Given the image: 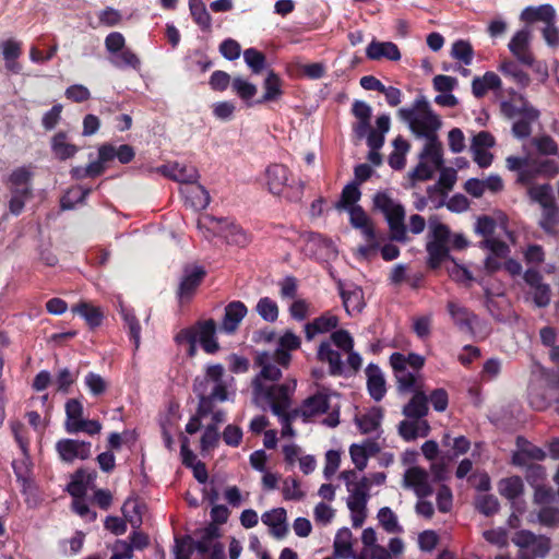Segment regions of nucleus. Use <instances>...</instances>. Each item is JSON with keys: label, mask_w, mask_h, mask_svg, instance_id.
Returning <instances> with one entry per match:
<instances>
[{"label": "nucleus", "mask_w": 559, "mask_h": 559, "mask_svg": "<svg viewBox=\"0 0 559 559\" xmlns=\"http://www.w3.org/2000/svg\"><path fill=\"white\" fill-rule=\"evenodd\" d=\"M286 510L284 508L272 509L262 514L261 520L263 524L271 528L274 537L281 539L287 534L286 525Z\"/></svg>", "instance_id": "19"}, {"label": "nucleus", "mask_w": 559, "mask_h": 559, "mask_svg": "<svg viewBox=\"0 0 559 559\" xmlns=\"http://www.w3.org/2000/svg\"><path fill=\"white\" fill-rule=\"evenodd\" d=\"M96 477V474H87L85 469L79 468L73 476L70 485V493L72 496H81L85 490V484H88Z\"/></svg>", "instance_id": "53"}, {"label": "nucleus", "mask_w": 559, "mask_h": 559, "mask_svg": "<svg viewBox=\"0 0 559 559\" xmlns=\"http://www.w3.org/2000/svg\"><path fill=\"white\" fill-rule=\"evenodd\" d=\"M358 183H348L343 188L341 199L336 203L337 209L356 206L355 203L360 199Z\"/></svg>", "instance_id": "49"}, {"label": "nucleus", "mask_w": 559, "mask_h": 559, "mask_svg": "<svg viewBox=\"0 0 559 559\" xmlns=\"http://www.w3.org/2000/svg\"><path fill=\"white\" fill-rule=\"evenodd\" d=\"M55 449L59 460L66 464L85 461L92 455V443L84 440L63 438L56 442Z\"/></svg>", "instance_id": "6"}, {"label": "nucleus", "mask_w": 559, "mask_h": 559, "mask_svg": "<svg viewBox=\"0 0 559 559\" xmlns=\"http://www.w3.org/2000/svg\"><path fill=\"white\" fill-rule=\"evenodd\" d=\"M33 173L29 168L22 166L14 169L9 176V182L12 185V189L32 187L31 181Z\"/></svg>", "instance_id": "55"}, {"label": "nucleus", "mask_w": 559, "mask_h": 559, "mask_svg": "<svg viewBox=\"0 0 559 559\" xmlns=\"http://www.w3.org/2000/svg\"><path fill=\"white\" fill-rule=\"evenodd\" d=\"M106 171L100 158L91 162L86 166H74L70 170V176L74 180H83L85 178H97Z\"/></svg>", "instance_id": "38"}, {"label": "nucleus", "mask_w": 559, "mask_h": 559, "mask_svg": "<svg viewBox=\"0 0 559 559\" xmlns=\"http://www.w3.org/2000/svg\"><path fill=\"white\" fill-rule=\"evenodd\" d=\"M501 87V79L492 71H487L483 76H475L472 81V93L476 98H483L488 91Z\"/></svg>", "instance_id": "28"}, {"label": "nucleus", "mask_w": 559, "mask_h": 559, "mask_svg": "<svg viewBox=\"0 0 559 559\" xmlns=\"http://www.w3.org/2000/svg\"><path fill=\"white\" fill-rule=\"evenodd\" d=\"M499 71L503 75L512 78L521 87H526L531 82L528 74L513 60H503L499 66Z\"/></svg>", "instance_id": "40"}, {"label": "nucleus", "mask_w": 559, "mask_h": 559, "mask_svg": "<svg viewBox=\"0 0 559 559\" xmlns=\"http://www.w3.org/2000/svg\"><path fill=\"white\" fill-rule=\"evenodd\" d=\"M367 377V390L369 395L376 401L380 402L385 393V379L380 369L376 364H369L365 370Z\"/></svg>", "instance_id": "13"}, {"label": "nucleus", "mask_w": 559, "mask_h": 559, "mask_svg": "<svg viewBox=\"0 0 559 559\" xmlns=\"http://www.w3.org/2000/svg\"><path fill=\"white\" fill-rule=\"evenodd\" d=\"M209 380H199L198 378L193 383V392L199 399L197 414L202 418L209 416L214 412L215 401L207 396Z\"/></svg>", "instance_id": "31"}, {"label": "nucleus", "mask_w": 559, "mask_h": 559, "mask_svg": "<svg viewBox=\"0 0 559 559\" xmlns=\"http://www.w3.org/2000/svg\"><path fill=\"white\" fill-rule=\"evenodd\" d=\"M373 205L385 217L390 239L397 242H406L407 228L405 225V209L401 203H396L388 193L378 192L373 197Z\"/></svg>", "instance_id": "3"}, {"label": "nucleus", "mask_w": 559, "mask_h": 559, "mask_svg": "<svg viewBox=\"0 0 559 559\" xmlns=\"http://www.w3.org/2000/svg\"><path fill=\"white\" fill-rule=\"evenodd\" d=\"M254 365L261 368L259 374L253 380H267L277 381L282 378L281 369L271 361V356L267 352L259 353L254 358Z\"/></svg>", "instance_id": "27"}, {"label": "nucleus", "mask_w": 559, "mask_h": 559, "mask_svg": "<svg viewBox=\"0 0 559 559\" xmlns=\"http://www.w3.org/2000/svg\"><path fill=\"white\" fill-rule=\"evenodd\" d=\"M528 194L531 199L538 202L542 207L555 202L552 189L548 183L530 188Z\"/></svg>", "instance_id": "54"}, {"label": "nucleus", "mask_w": 559, "mask_h": 559, "mask_svg": "<svg viewBox=\"0 0 559 559\" xmlns=\"http://www.w3.org/2000/svg\"><path fill=\"white\" fill-rule=\"evenodd\" d=\"M433 177V168L426 162L421 160L408 174L409 188H414L417 181H426Z\"/></svg>", "instance_id": "56"}, {"label": "nucleus", "mask_w": 559, "mask_h": 559, "mask_svg": "<svg viewBox=\"0 0 559 559\" xmlns=\"http://www.w3.org/2000/svg\"><path fill=\"white\" fill-rule=\"evenodd\" d=\"M427 142L424 146L423 152L420 153V159H429L435 168L439 169L443 166V156H442V144L438 140V135L426 139Z\"/></svg>", "instance_id": "37"}, {"label": "nucleus", "mask_w": 559, "mask_h": 559, "mask_svg": "<svg viewBox=\"0 0 559 559\" xmlns=\"http://www.w3.org/2000/svg\"><path fill=\"white\" fill-rule=\"evenodd\" d=\"M378 519L382 527L388 533H400L402 527L399 525L395 513L389 508L383 507L378 512Z\"/></svg>", "instance_id": "50"}, {"label": "nucleus", "mask_w": 559, "mask_h": 559, "mask_svg": "<svg viewBox=\"0 0 559 559\" xmlns=\"http://www.w3.org/2000/svg\"><path fill=\"white\" fill-rule=\"evenodd\" d=\"M370 481L367 477H362L353 488H348L350 496L347 501V507L353 513H362L366 511V506L369 499Z\"/></svg>", "instance_id": "14"}, {"label": "nucleus", "mask_w": 559, "mask_h": 559, "mask_svg": "<svg viewBox=\"0 0 559 559\" xmlns=\"http://www.w3.org/2000/svg\"><path fill=\"white\" fill-rule=\"evenodd\" d=\"M413 393L409 402L403 407V414L407 418L420 419L428 414V396L419 389H416Z\"/></svg>", "instance_id": "26"}, {"label": "nucleus", "mask_w": 559, "mask_h": 559, "mask_svg": "<svg viewBox=\"0 0 559 559\" xmlns=\"http://www.w3.org/2000/svg\"><path fill=\"white\" fill-rule=\"evenodd\" d=\"M350 225L359 229L365 238L372 239L374 237V226L365 210L360 205L349 209Z\"/></svg>", "instance_id": "29"}, {"label": "nucleus", "mask_w": 559, "mask_h": 559, "mask_svg": "<svg viewBox=\"0 0 559 559\" xmlns=\"http://www.w3.org/2000/svg\"><path fill=\"white\" fill-rule=\"evenodd\" d=\"M404 354L395 352L390 356V365L393 369L396 379L397 391L401 393H411L419 389L417 384L416 372L409 371L407 367L403 366Z\"/></svg>", "instance_id": "7"}, {"label": "nucleus", "mask_w": 559, "mask_h": 559, "mask_svg": "<svg viewBox=\"0 0 559 559\" xmlns=\"http://www.w3.org/2000/svg\"><path fill=\"white\" fill-rule=\"evenodd\" d=\"M480 246L490 250L492 255L497 258H506L510 252L509 246L504 241L497 238H485L480 242Z\"/></svg>", "instance_id": "61"}, {"label": "nucleus", "mask_w": 559, "mask_h": 559, "mask_svg": "<svg viewBox=\"0 0 559 559\" xmlns=\"http://www.w3.org/2000/svg\"><path fill=\"white\" fill-rule=\"evenodd\" d=\"M189 9L194 23L199 25L203 32H211L212 16L202 0H189Z\"/></svg>", "instance_id": "36"}, {"label": "nucleus", "mask_w": 559, "mask_h": 559, "mask_svg": "<svg viewBox=\"0 0 559 559\" xmlns=\"http://www.w3.org/2000/svg\"><path fill=\"white\" fill-rule=\"evenodd\" d=\"M318 359L322 362L329 364V372L331 376H342L344 372V366L341 354L334 350L331 343L328 341L321 342L318 348Z\"/></svg>", "instance_id": "18"}, {"label": "nucleus", "mask_w": 559, "mask_h": 559, "mask_svg": "<svg viewBox=\"0 0 559 559\" xmlns=\"http://www.w3.org/2000/svg\"><path fill=\"white\" fill-rule=\"evenodd\" d=\"M366 56L370 60H381L385 58L391 61H399L401 59V52L396 44L374 39L366 48Z\"/></svg>", "instance_id": "15"}, {"label": "nucleus", "mask_w": 559, "mask_h": 559, "mask_svg": "<svg viewBox=\"0 0 559 559\" xmlns=\"http://www.w3.org/2000/svg\"><path fill=\"white\" fill-rule=\"evenodd\" d=\"M530 43L531 32L527 28H523L513 35L508 47L519 62L532 67L535 58L530 49Z\"/></svg>", "instance_id": "9"}, {"label": "nucleus", "mask_w": 559, "mask_h": 559, "mask_svg": "<svg viewBox=\"0 0 559 559\" xmlns=\"http://www.w3.org/2000/svg\"><path fill=\"white\" fill-rule=\"evenodd\" d=\"M76 376L73 374L68 368H62L58 371L55 384L57 386V391L61 393H69L71 385L75 382Z\"/></svg>", "instance_id": "60"}, {"label": "nucleus", "mask_w": 559, "mask_h": 559, "mask_svg": "<svg viewBox=\"0 0 559 559\" xmlns=\"http://www.w3.org/2000/svg\"><path fill=\"white\" fill-rule=\"evenodd\" d=\"M16 480L22 485L23 490L31 488L33 484L32 471L25 461L13 462L12 464Z\"/></svg>", "instance_id": "57"}, {"label": "nucleus", "mask_w": 559, "mask_h": 559, "mask_svg": "<svg viewBox=\"0 0 559 559\" xmlns=\"http://www.w3.org/2000/svg\"><path fill=\"white\" fill-rule=\"evenodd\" d=\"M263 88L264 93L260 98L255 99V104L262 105L269 102H276L284 94L283 81L273 70H270L264 79Z\"/></svg>", "instance_id": "21"}, {"label": "nucleus", "mask_w": 559, "mask_h": 559, "mask_svg": "<svg viewBox=\"0 0 559 559\" xmlns=\"http://www.w3.org/2000/svg\"><path fill=\"white\" fill-rule=\"evenodd\" d=\"M523 481L519 476L504 478L499 483V492L508 500H514L522 495Z\"/></svg>", "instance_id": "41"}, {"label": "nucleus", "mask_w": 559, "mask_h": 559, "mask_svg": "<svg viewBox=\"0 0 559 559\" xmlns=\"http://www.w3.org/2000/svg\"><path fill=\"white\" fill-rule=\"evenodd\" d=\"M72 429H69V433L86 432L90 436H94L100 432L102 424L94 419H82L79 423L72 424Z\"/></svg>", "instance_id": "62"}, {"label": "nucleus", "mask_w": 559, "mask_h": 559, "mask_svg": "<svg viewBox=\"0 0 559 559\" xmlns=\"http://www.w3.org/2000/svg\"><path fill=\"white\" fill-rule=\"evenodd\" d=\"M73 313L81 316L90 329L94 330L102 325L105 318L100 307L94 306L86 301H81L71 308Z\"/></svg>", "instance_id": "24"}, {"label": "nucleus", "mask_w": 559, "mask_h": 559, "mask_svg": "<svg viewBox=\"0 0 559 559\" xmlns=\"http://www.w3.org/2000/svg\"><path fill=\"white\" fill-rule=\"evenodd\" d=\"M352 537L353 534L348 527H343L337 531L333 543L335 557L341 559L354 557Z\"/></svg>", "instance_id": "34"}, {"label": "nucleus", "mask_w": 559, "mask_h": 559, "mask_svg": "<svg viewBox=\"0 0 559 559\" xmlns=\"http://www.w3.org/2000/svg\"><path fill=\"white\" fill-rule=\"evenodd\" d=\"M66 423L64 429L69 433V429H72L73 423H79L83 419V405L78 399H70L66 403Z\"/></svg>", "instance_id": "47"}, {"label": "nucleus", "mask_w": 559, "mask_h": 559, "mask_svg": "<svg viewBox=\"0 0 559 559\" xmlns=\"http://www.w3.org/2000/svg\"><path fill=\"white\" fill-rule=\"evenodd\" d=\"M301 405L304 420H308L316 415L325 414L330 409L329 396L321 392L307 397Z\"/></svg>", "instance_id": "23"}, {"label": "nucleus", "mask_w": 559, "mask_h": 559, "mask_svg": "<svg viewBox=\"0 0 559 559\" xmlns=\"http://www.w3.org/2000/svg\"><path fill=\"white\" fill-rule=\"evenodd\" d=\"M197 326V334L203 350L207 354H215L219 349V344L215 337V321L213 319L200 321Z\"/></svg>", "instance_id": "16"}, {"label": "nucleus", "mask_w": 559, "mask_h": 559, "mask_svg": "<svg viewBox=\"0 0 559 559\" xmlns=\"http://www.w3.org/2000/svg\"><path fill=\"white\" fill-rule=\"evenodd\" d=\"M383 419V409L378 406L371 407L367 413L356 416L355 423L361 433H371L376 431Z\"/></svg>", "instance_id": "32"}, {"label": "nucleus", "mask_w": 559, "mask_h": 559, "mask_svg": "<svg viewBox=\"0 0 559 559\" xmlns=\"http://www.w3.org/2000/svg\"><path fill=\"white\" fill-rule=\"evenodd\" d=\"M255 311L266 322H275L278 318V306L270 297L260 298Z\"/></svg>", "instance_id": "44"}, {"label": "nucleus", "mask_w": 559, "mask_h": 559, "mask_svg": "<svg viewBox=\"0 0 559 559\" xmlns=\"http://www.w3.org/2000/svg\"><path fill=\"white\" fill-rule=\"evenodd\" d=\"M333 344L344 352H350L354 348V340L348 331L337 330L331 334Z\"/></svg>", "instance_id": "63"}, {"label": "nucleus", "mask_w": 559, "mask_h": 559, "mask_svg": "<svg viewBox=\"0 0 559 559\" xmlns=\"http://www.w3.org/2000/svg\"><path fill=\"white\" fill-rule=\"evenodd\" d=\"M122 317L124 324L128 328L129 331V337L131 342L134 345V350H138L140 347V341H141V325L135 317V314L131 311H122Z\"/></svg>", "instance_id": "48"}, {"label": "nucleus", "mask_w": 559, "mask_h": 559, "mask_svg": "<svg viewBox=\"0 0 559 559\" xmlns=\"http://www.w3.org/2000/svg\"><path fill=\"white\" fill-rule=\"evenodd\" d=\"M265 179L272 194L280 195L286 189L290 192L287 195L289 200H299L302 197L304 182L293 179L288 167L283 164H271L265 169Z\"/></svg>", "instance_id": "5"}, {"label": "nucleus", "mask_w": 559, "mask_h": 559, "mask_svg": "<svg viewBox=\"0 0 559 559\" xmlns=\"http://www.w3.org/2000/svg\"><path fill=\"white\" fill-rule=\"evenodd\" d=\"M219 537V528L214 524H210L202 532V536L199 540L193 543L194 548L199 554L205 555L211 549V544L214 539Z\"/></svg>", "instance_id": "46"}, {"label": "nucleus", "mask_w": 559, "mask_h": 559, "mask_svg": "<svg viewBox=\"0 0 559 559\" xmlns=\"http://www.w3.org/2000/svg\"><path fill=\"white\" fill-rule=\"evenodd\" d=\"M217 223L218 234L226 239L228 245L243 248L250 243L251 236L240 225L227 218H219Z\"/></svg>", "instance_id": "10"}, {"label": "nucleus", "mask_w": 559, "mask_h": 559, "mask_svg": "<svg viewBox=\"0 0 559 559\" xmlns=\"http://www.w3.org/2000/svg\"><path fill=\"white\" fill-rule=\"evenodd\" d=\"M397 116L407 122L411 131L419 138L437 136V131L441 127L439 116L433 112L424 95L417 97L411 108H400Z\"/></svg>", "instance_id": "2"}, {"label": "nucleus", "mask_w": 559, "mask_h": 559, "mask_svg": "<svg viewBox=\"0 0 559 559\" xmlns=\"http://www.w3.org/2000/svg\"><path fill=\"white\" fill-rule=\"evenodd\" d=\"M499 507V501L493 495H484L476 502L477 510L486 516L496 514Z\"/></svg>", "instance_id": "59"}, {"label": "nucleus", "mask_w": 559, "mask_h": 559, "mask_svg": "<svg viewBox=\"0 0 559 559\" xmlns=\"http://www.w3.org/2000/svg\"><path fill=\"white\" fill-rule=\"evenodd\" d=\"M539 111L536 108H530L525 116L516 120L512 126V133L518 139H526L532 133L531 124L538 120Z\"/></svg>", "instance_id": "39"}, {"label": "nucleus", "mask_w": 559, "mask_h": 559, "mask_svg": "<svg viewBox=\"0 0 559 559\" xmlns=\"http://www.w3.org/2000/svg\"><path fill=\"white\" fill-rule=\"evenodd\" d=\"M338 325V318L325 312L305 325V334L311 341L317 334L328 333Z\"/></svg>", "instance_id": "22"}, {"label": "nucleus", "mask_w": 559, "mask_h": 559, "mask_svg": "<svg viewBox=\"0 0 559 559\" xmlns=\"http://www.w3.org/2000/svg\"><path fill=\"white\" fill-rule=\"evenodd\" d=\"M255 399L265 401L274 415L283 414L292 404V396L296 389V381L266 385L259 380H252Z\"/></svg>", "instance_id": "4"}, {"label": "nucleus", "mask_w": 559, "mask_h": 559, "mask_svg": "<svg viewBox=\"0 0 559 559\" xmlns=\"http://www.w3.org/2000/svg\"><path fill=\"white\" fill-rule=\"evenodd\" d=\"M516 445L519 449H522L527 459L543 461L546 457V453L542 448L532 444L524 437L519 436L516 438Z\"/></svg>", "instance_id": "58"}, {"label": "nucleus", "mask_w": 559, "mask_h": 559, "mask_svg": "<svg viewBox=\"0 0 559 559\" xmlns=\"http://www.w3.org/2000/svg\"><path fill=\"white\" fill-rule=\"evenodd\" d=\"M11 192L9 210L13 215L17 216L24 210L25 201L32 197V187L11 189Z\"/></svg>", "instance_id": "43"}, {"label": "nucleus", "mask_w": 559, "mask_h": 559, "mask_svg": "<svg viewBox=\"0 0 559 559\" xmlns=\"http://www.w3.org/2000/svg\"><path fill=\"white\" fill-rule=\"evenodd\" d=\"M520 19L527 24H532L538 21L547 24L555 21L556 11L551 4L526 7L521 12Z\"/></svg>", "instance_id": "25"}, {"label": "nucleus", "mask_w": 559, "mask_h": 559, "mask_svg": "<svg viewBox=\"0 0 559 559\" xmlns=\"http://www.w3.org/2000/svg\"><path fill=\"white\" fill-rule=\"evenodd\" d=\"M447 308L454 324L461 331L473 333V319L476 318L473 312L454 301H449Z\"/></svg>", "instance_id": "30"}, {"label": "nucleus", "mask_w": 559, "mask_h": 559, "mask_svg": "<svg viewBox=\"0 0 559 559\" xmlns=\"http://www.w3.org/2000/svg\"><path fill=\"white\" fill-rule=\"evenodd\" d=\"M243 58L248 67L255 74L262 72L265 67L266 58L263 52L255 48H248L243 52Z\"/></svg>", "instance_id": "52"}, {"label": "nucleus", "mask_w": 559, "mask_h": 559, "mask_svg": "<svg viewBox=\"0 0 559 559\" xmlns=\"http://www.w3.org/2000/svg\"><path fill=\"white\" fill-rule=\"evenodd\" d=\"M64 96L73 103H83L91 98V92L82 84H73L66 90Z\"/></svg>", "instance_id": "64"}, {"label": "nucleus", "mask_w": 559, "mask_h": 559, "mask_svg": "<svg viewBox=\"0 0 559 559\" xmlns=\"http://www.w3.org/2000/svg\"><path fill=\"white\" fill-rule=\"evenodd\" d=\"M111 63L119 69L131 68L133 70H140L141 60L136 53L131 49L126 48L111 58Z\"/></svg>", "instance_id": "42"}, {"label": "nucleus", "mask_w": 559, "mask_h": 559, "mask_svg": "<svg viewBox=\"0 0 559 559\" xmlns=\"http://www.w3.org/2000/svg\"><path fill=\"white\" fill-rule=\"evenodd\" d=\"M50 147L55 157L61 162L74 157L80 151L79 146L69 142L66 131H59L51 138Z\"/></svg>", "instance_id": "17"}, {"label": "nucleus", "mask_w": 559, "mask_h": 559, "mask_svg": "<svg viewBox=\"0 0 559 559\" xmlns=\"http://www.w3.org/2000/svg\"><path fill=\"white\" fill-rule=\"evenodd\" d=\"M449 241L450 228L445 224L431 225L426 243L428 254L426 265L429 270L436 271L441 267L443 262L450 261L452 265L447 267L449 276L456 283L469 285L474 281L473 274L451 255Z\"/></svg>", "instance_id": "1"}, {"label": "nucleus", "mask_w": 559, "mask_h": 559, "mask_svg": "<svg viewBox=\"0 0 559 559\" xmlns=\"http://www.w3.org/2000/svg\"><path fill=\"white\" fill-rule=\"evenodd\" d=\"M98 156L104 166L117 158L121 164L126 165L133 160L135 156L134 148L129 144H121L116 147L110 143H104L98 147Z\"/></svg>", "instance_id": "11"}, {"label": "nucleus", "mask_w": 559, "mask_h": 559, "mask_svg": "<svg viewBox=\"0 0 559 559\" xmlns=\"http://www.w3.org/2000/svg\"><path fill=\"white\" fill-rule=\"evenodd\" d=\"M158 170L165 176L175 181L183 183H192L197 181L199 175L194 167L180 165L178 163L163 165Z\"/></svg>", "instance_id": "20"}, {"label": "nucleus", "mask_w": 559, "mask_h": 559, "mask_svg": "<svg viewBox=\"0 0 559 559\" xmlns=\"http://www.w3.org/2000/svg\"><path fill=\"white\" fill-rule=\"evenodd\" d=\"M248 313L247 306L240 300L230 301L225 307V313L222 321L221 329L227 333L233 334L239 328V324Z\"/></svg>", "instance_id": "12"}, {"label": "nucleus", "mask_w": 559, "mask_h": 559, "mask_svg": "<svg viewBox=\"0 0 559 559\" xmlns=\"http://www.w3.org/2000/svg\"><path fill=\"white\" fill-rule=\"evenodd\" d=\"M231 90L247 107L257 105L253 98L258 93V87L253 83H250L241 76H235L231 80Z\"/></svg>", "instance_id": "33"}, {"label": "nucleus", "mask_w": 559, "mask_h": 559, "mask_svg": "<svg viewBox=\"0 0 559 559\" xmlns=\"http://www.w3.org/2000/svg\"><path fill=\"white\" fill-rule=\"evenodd\" d=\"M206 276L203 266H185L183 275L177 289L180 302L189 301Z\"/></svg>", "instance_id": "8"}, {"label": "nucleus", "mask_w": 559, "mask_h": 559, "mask_svg": "<svg viewBox=\"0 0 559 559\" xmlns=\"http://www.w3.org/2000/svg\"><path fill=\"white\" fill-rule=\"evenodd\" d=\"M451 56L463 64L469 66L473 62L474 49L468 41L459 39L452 45Z\"/></svg>", "instance_id": "45"}, {"label": "nucleus", "mask_w": 559, "mask_h": 559, "mask_svg": "<svg viewBox=\"0 0 559 559\" xmlns=\"http://www.w3.org/2000/svg\"><path fill=\"white\" fill-rule=\"evenodd\" d=\"M518 544L522 547L532 546V551L536 557H545L550 550V539L548 537L536 538L533 533L522 532Z\"/></svg>", "instance_id": "35"}, {"label": "nucleus", "mask_w": 559, "mask_h": 559, "mask_svg": "<svg viewBox=\"0 0 559 559\" xmlns=\"http://www.w3.org/2000/svg\"><path fill=\"white\" fill-rule=\"evenodd\" d=\"M559 224V209L556 202L543 206L540 226L544 230L550 231Z\"/></svg>", "instance_id": "51"}]
</instances>
